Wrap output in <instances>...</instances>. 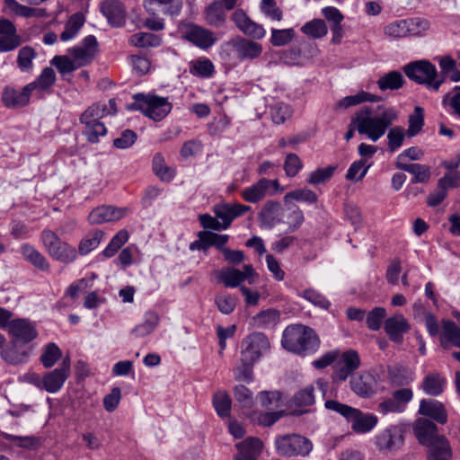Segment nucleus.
I'll return each mask as SVG.
<instances>
[{
	"label": "nucleus",
	"mask_w": 460,
	"mask_h": 460,
	"mask_svg": "<svg viewBox=\"0 0 460 460\" xmlns=\"http://www.w3.org/2000/svg\"><path fill=\"white\" fill-rule=\"evenodd\" d=\"M418 441L429 448V456L450 455L451 447L444 435H439L438 427L427 419H418L413 426Z\"/></svg>",
	"instance_id": "4"
},
{
	"label": "nucleus",
	"mask_w": 460,
	"mask_h": 460,
	"mask_svg": "<svg viewBox=\"0 0 460 460\" xmlns=\"http://www.w3.org/2000/svg\"><path fill=\"white\" fill-rule=\"evenodd\" d=\"M70 374V363L64 360L61 367L47 372L43 376V391L56 394L61 390Z\"/></svg>",
	"instance_id": "19"
},
{
	"label": "nucleus",
	"mask_w": 460,
	"mask_h": 460,
	"mask_svg": "<svg viewBox=\"0 0 460 460\" xmlns=\"http://www.w3.org/2000/svg\"><path fill=\"white\" fill-rule=\"evenodd\" d=\"M40 241L48 254L55 261L68 264L77 259V251L70 243L63 241L54 231L44 229Z\"/></svg>",
	"instance_id": "7"
},
{
	"label": "nucleus",
	"mask_w": 460,
	"mask_h": 460,
	"mask_svg": "<svg viewBox=\"0 0 460 460\" xmlns=\"http://www.w3.org/2000/svg\"><path fill=\"white\" fill-rule=\"evenodd\" d=\"M440 343L444 348L453 345L460 349V328L456 323L447 320L443 321Z\"/></svg>",
	"instance_id": "32"
},
{
	"label": "nucleus",
	"mask_w": 460,
	"mask_h": 460,
	"mask_svg": "<svg viewBox=\"0 0 460 460\" xmlns=\"http://www.w3.org/2000/svg\"><path fill=\"white\" fill-rule=\"evenodd\" d=\"M227 11L218 2L211 3L205 12V19L208 25L219 28L222 27L227 18Z\"/></svg>",
	"instance_id": "35"
},
{
	"label": "nucleus",
	"mask_w": 460,
	"mask_h": 460,
	"mask_svg": "<svg viewBox=\"0 0 460 460\" xmlns=\"http://www.w3.org/2000/svg\"><path fill=\"white\" fill-rule=\"evenodd\" d=\"M257 277L258 275L251 264L243 265V271L227 267L217 272L218 280L226 288H237L245 279L248 280L249 284H253Z\"/></svg>",
	"instance_id": "13"
},
{
	"label": "nucleus",
	"mask_w": 460,
	"mask_h": 460,
	"mask_svg": "<svg viewBox=\"0 0 460 460\" xmlns=\"http://www.w3.org/2000/svg\"><path fill=\"white\" fill-rule=\"evenodd\" d=\"M55 82V71L51 67H45L40 75L37 77V79L34 82L28 84L27 85L30 86L31 93L34 90L44 92L51 87Z\"/></svg>",
	"instance_id": "43"
},
{
	"label": "nucleus",
	"mask_w": 460,
	"mask_h": 460,
	"mask_svg": "<svg viewBox=\"0 0 460 460\" xmlns=\"http://www.w3.org/2000/svg\"><path fill=\"white\" fill-rule=\"evenodd\" d=\"M282 208L279 201L270 199L261 207L258 219L260 226L265 229H272L282 223Z\"/></svg>",
	"instance_id": "21"
},
{
	"label": "nucleus",
	"mask_w": 460,
	"mask_h": 460,
	"mask_svg": "<svg viewBox=\"0 0 460 460\" xmlns=\"http://www.w3.org/2000/svg\"><path fill=\"white\" fill-rule=\"evenodd\" d=\"M287 225L290 232L299 229L305 222V216L302 209L296 205H293L288 208Z\"/></svg>",
	"instance_id": "59"
},
{
	"label": "nucleus",
	"mask_w": 460,
	"mask_h": 460,
	"mask_svg": "<svg viewBox=\"0 0 460 460\" xmlns=\"http://www.w3.org/2000/svg\"><path fill=\"white\" fill-rule=\"evenodd\" d=\"M62 351L56 343L47 344L40 356V362L46 368L52 367L61 358Z\"/></svg>",
	"instance_id": "53"
},
{
	"label": "nucleus",
	"mask_w": 460,
	"mask_h": 460,
	"mask_svg": "<svg viewBox=\"0 0 460 460\" xmlns=\"http://www.w3.org/2000/svg\"><path fill=\"white\" fill-rule=\"evenodd\" d=\"M442 107L451 116L460 119V87L446 93L441 102Z\"/></svg>",
	"instance_id": "38"
},
{
	"label": "nucleus",
	"mask_w": 460,
	"mask_h": 460,
	"mask_svg": "<svg viewBox=\"0 0 460 460\" xmlns=\"http://www.w3.org/2000/svg\"><path fill=\"white\" fill-rule=\"evenodd\" d=\"M277 453L284 457L307 456L313 450L312 441L296 433L281 435L275 439Z\"/></svg>",
	"instance_id": "8"
},
{
	"label": "nucleus",
	"mask_w": 460,
	"mask_h": 460,
	"mask_svg": "<svg viewBox=\"0 0 460 460\" xmlns=\"http://www.w3.org/2000/svg\"><path fill=\"white\" fill-rule=\"evenodd\" d=\"M384 329L392 341L400 344L403 341V335L410 331L411 325L403 314L398 313L385 320Z\"/></svg>",
	"instance_id": "20"
},
{
	"label": "nucleus",
	"mask_w": 460,
	"mask_h": 460,
	"mask_svg": "<svg viewBox=\"0 0 460 460\" xmlns=\"http://www.w3.org/2000/svg\"><path fill=\"white\" fill-rule=\"evenodd\" d=\"M152 167L155 174L163 181H171L175 175L174 170L166 164L161 153L154 155Z\"/></svg>",
	"instance_id": "40"
},
{
	"label": "nucleus",
	"mask_w": 460,
	"mask_h": 460,
	"mask_svg": "<svg viewBox=\"0 0 460 460\" xmlns=\"http://www.w3.org/2000/svg\"><path fill=\"white\" fill-rule=\"evenodd\" d=\"M97 47L96 38L93 35H88L79 45L70 48L67 53L72 57L75 64L78 67H82L92 62L97 53Z\"/></svg>",
	"instance_id": "15"
},
{
	"label": "nucleus",
	"mask_w": 460,
	"mask_h": 460,
	"mask_svg": "<svg viewBox=\"0 0 460 460\" xmlns=\"http://www.w3.org/2000/svg\"><path fill=\"white\" fill-rule=\"evenodd\" d=\"M350 387L358 396L370 397L376 392V379L371 373L363 371L351 377Z\"/></svg>",
	"instance_id": "25"
},
{
	"label": "nucleus",
	"mask_w": 460,
	"mask_h": 460,
	"mask_svg": "<svg viewBox=\"0 0 460 460\" xmlns=\"http://www.w3.org/2000/svg\"><path fill=\"white\" fill-rule=\"evenodd\" d=\"M270 116L275 124H283L292 116V110L286 103L277 102L270 109Z\"/></svg>",
	"instance_id": "60"
},
{
	"label": "nucleus",
	"mask_w": 460,
	"mask_h": 460,
	"mask_svg": "<svg viewBox=\"0 0 460 460\" xmlns=\"http://www.w3.org/2000/svg\"><path fill=\"white\" fill-rule=\"evenodd\" d=\"M232 20L243 34L251 38L261 40L266 35L263 26L251 20L242 9L234 12Z\"/></svg>",
	"instance_id": "22"
},
{
	"label": "nucleus",
	"mask_w": 460,
	"mask_h": 460,
	"mask_svg": "<svg viewBox=\"0 0 460 460\" xmlns=\"http://www.w3.org/2000/svg\"><path fill=\"white\" fill-rule=\"evenodd\" d=\"M379 113L373 116L371 108L364 107L357 112L350 126L361 135H366L373 142L381 138L388 127L397 119L398 112L394 108L378 106Z\"/></svg>",
	"instance_id": "1"
},
{
	"label": "nucleus",
	"mask_w": 460,
	"mask_h": 460,
	"mask_svg": "<svg viewBox=\"0 0 460 460\" xmlns=\"http://www.w3.org/2000/svg\"><path fill=\"white\" fill-rule=\"evenodd\" d=\"M446 383L447 380L443 376L433 372L424 377L421 388L426 394L438 396L444 391Z\"/></svg>",
	"instance_id": "33"
},
{
	"label": "nucleus",
	"mask_w": 460,
	"mask_h": 460,
	"mask_svg": "<svg viewBox=\"0 0 460 460\" xmlns=\"http://www.w3.org/2000/svg\"><path fill=\"white\" fill-rule=\"evenodd\" d=\"M283 200L285 204L291 203L293 200L314 204L317 202L318 197L312 190L300 188L286 193Z\"/></svg>",
	"instance_id": "44"
},
{
	"label": "nucleus",
	"mask_w": 460,
	"mask_h": 460,
	"mask_svg": "<svg viewBox=\"0 0 460 460\" xmlns=\"http://www.w3.org/2000/svg\"><path fill=\"white\" fill-rule=\"evenodd\" d=\"M295 37V31L292 28L289 29H272L270 43L276 47H281L288 44Z\"/></svg>",
	"instance_id": "64"
},
{
	"label": "nucleus",
	"mask_w": 460,
	"mask_h": 460,
	"mask_svg": "<svg viewBox=\"0 0 460 460\" xmlns=\"http://www.w3.org/2000/svg\"><path fill=\"white\" fill-rule=\"evenodd\" d=\"M85 22L84 15L82 13L72 14L65 24V29L60 34V40L64 42L74 40Z\"/></svg>",
	"instance_id": "34"
},
{
	"label": "nucleus",
	"mask_w": 460,
	"mask_h": 460,
	"mask_svg": "<svg viewBox=\"0 0 460 460\" xmlns=\"http://www.w3.org/2000/svg\"><path fill=\"white\" fill-rule=\"evenodd\" d=\"M128 42L138 48H155L161 45L162 38L151 32H137L130 36Z\"/></svg>",
	"instance_id": "42"
},
{
	"label": "nucleus",
	"mask_w": 460,
	"mask_h": 460,
	"mask_svg": "<svg viewBox=\"0 0 460 460\" xmlns=\"http://www.w3.org/2000/svg\"><path fill=\"white\" fill-rule=\"evenodd\" d=\"M102 12L110 24L115 27L122 26L125 22L126 12L121 2L106 0L102 4Z\"/></svg>",
	"instance_id": "28"
},
{
	"label": "nucleus",
	"mask_w": 460,
	"mask_h": 460,
	"mask_svg": "<svg viewBox=\"0 0 460 460\" xmlns=\"http://www.w3.org/2000/svg\"><path fill=\"white\" fill-rule=\"evenodd\" d=\"M7 332L15 341L22 343L31 342L38 335L36 325L31 320L25 318L12 320L9 323Z\"/></svg>",
	"instance_id": "18"
},
{
	"label": "nucleus",
	"mask_w": 460,
	"mask_h": 460,
	"mask_svg": "<svg viewBox=\"0 0 460 460\" xmlns=\"http://www.w3.org/2000/svg\"><path fill=\"white\" fill-rule=\"evenodd\" d=\"M107 116L106 103L97 102L90 106L80 116V122L84 125L83 134L87 141L98 143L101 137L106 136L108 130L101 119Z\"/></svg>",
	"instance_id": "6"
},
{
	"label": "nucleus",
	"mask_w": 460,
	"mask_h": 460,
	"mask_svg": "<svg viewBox=\"0 0 460 460\" xmlns=\"http://www.w3.org/2000/svg\"><path fill=\"white\" fill-rule=\"evenodd\" d=\"M103 237L104 233L100 230L89 234L79 242L77 254L87 255L100 245Z\"/></svg>",
	"instance_id": "46"
},
{
	"label": "nucleus",
	"mask_w": 460,
	"mask_h": 460,
	"mask_svg": "<svg viewBox=\"0 0 460 460\" xmlns=\"http://www.w3.org/2000/svg\"><path fill=\"white\" fill-rule=\"evenodd\" d=\"M280 313L276 309H267L253 317L254 324L259 328H272L279 323Z\"/></svg>",
	"instance_id": "45"
},
{
	"label": "nucleus",
	"mask_w": 460,
	"mask_h": 460,
	"mask_svg": "<svg viewBox=\"0 0 460 460\" xmlns=\"http://www.w3.org/2000/svg\"><path fill=\"white\" fill-rule=\"evenodd\" d=\"M348 421L350 422L351 429L355 433L365 434L377 425L378 418L373 413L363 412L355 408Z\"/></svg>",
	"instance_id": "26"
},
{
	"label": "nucleus",
	"mask_w": 460,
	"mask_h": 460,
	"mask_svg": "<svg viewBox=\"0 0 460 460\" xmlns=\"http://www.w3.org/2000/svg\"><path fill=\"white\" fill-rule=\"evenodd\" d=\"M189 69L192 75L202 78H210L215 73L214 64L206 57L192 60L189 65Z\"/></svg>",
	"instance_id": "36"
},
{
	"label": "nucleus",
	"mask_w": 460,
	"mask_h": 460,
	"mask_svg": "<svg viewBox=\"0 0 460 460\" xmlns=\"http://www.w3.org/2000/svg\"><path fill=\"white\" fill-rule=\"evenodd\" d=\"M129 234L127 230H119L111 240L109 244L102 251L106 258L113 257L119 248L128 242Z\"/></svg>",
	"instance_id": "55"
},
{
	"label": "nucleus",
	"mask_w": 460,
	"mask_h": 460,
	"mask_svg": "<svg viewBox=\"0 0 460 460\" xmlns=\"http://www.w3.org/2000/svg\"><path fill=\"white\" fill-rule=\"evenodd\" d=\"M213 404L220 417H228L231 410V398L225 391H218L213 396Z\"/></svg>",
	"instance_id": "56"
},
{
	"label": "nucleus",
	"mask_w": 460,
	"mask_h": 460,
	"mask_svg": "<svg viewBox=\"0 0 460 460\" xmlns=\"http://www.w3.org/2000/svg\"><path fill=\"white\" fill-rule=\"evenodd\" d=\"M181 36L195 47L207 50L213 47L218 38L212 31L195 23H187L181 28Z\"/></svg>",
	"instance_id": "12"
},
{
	"label": "nucleus",
	"mask_w": 460,
	"mask_h": 460,
	"mask_svg": "<svg viewBox=\"0 0 460 460\" xmlns=\"http://www.w3.org/2000/svg\"><path fill=\"white\" fill-rule=\"evenodd\" d=\"M20 253L23 260L34 268L41 271H48L50 264L47 258L33 245L30 243H22L19 248Z\"/></svg>",
	"instance_id": "29"
},
{
	"label": "nucleus",
	"mask_w": 460,
	"mask_h": 460,
	"mask_svg": "<svg viewBox=\"0 0 460 460\" xmlns=\"http://www.w3.org/2000/svg\"><path fill=\"white\" fill-rule=\"evenodd\" d=\"M424 126V110L417 106L414 108L413 113L409 116V126L406 135L409 137L417 136Z\"/></svg>",
	"instance_id": "51"
},
{
	"label": "nucleus",
	"mask_w": 460,
	"mask_h": 460,
	"mask_svg": "<svg viewBox=\"0 0 460 460\" xmlns=\"http://www.w3.org/2000/svg\"><path fill=\"white\" fill-rule=\"evenodd\" d=\"M403 443L402 429L391 425L376 437V445L380 450H394Z\"/></svg>",
	"instance_id": "23"
},
{
	"label": "nucleus",
	"mask_w": 460,
	"mask_h": 460,
	"mask_svg": "<svg viewBox=\"0 0 460 460\" xmlns=\"http://www.w3.org/2000/svg\"><path fill=\"white\" fill-rule=\"evenodd\" d=\"M361 364L358 351L348 349L338 355L335 363L334 379L344 382Z\"/></svg>",
	"instance_id": "14"
},
{
	"label": "nucleus",
	"mask_w": 460,
	"mask_h": 460,
	"mask_svg": "<svg viewBox=\"0 0 460 460\" xmlns=\"http://www.w3.org/2000/svg\"><path fill=\"white\" fill-rule=\"evenodd\" d=\"M301 31L309 38L322 39L328 33V27L322 19H313L301 27Z\"/></svg>",
	"instance_id": "41"
},
{
	"label": "nucleus",
	"mask_w": 460,
	"mask_h": 460,
	"mask_svg": "<svg viewBox=\"0 0 460 460\" xmlns=\"http://www.w3.org/2000/svg\"><path fill=\"white\" fill-rule=\"evenodd\" d=\"M370 166L371 164H367L365 159L354 161L347 171L346 179L352 181H361L367 173Z\"/></svg>",
	"instance_id": "57"
},
{
	"label": "nucleus",
	"mask_w": 460,
	"mask_h": 460,
	"mask_svg": "<svg viewBox=\"0 0 460 460\" xmlns=\"http://www.w3.org/2000/svg\"><path fill=\"white\" fill-rule=\"evenodd\" d=\"M320 343L316 332L306 325L291 324L282 333V347L299 356L314 354L319 349Z\"/></svg>",
	"instance_id": "2"
},
{
	"label": "nucleus",
	"mask_w": 460,
	"mask_h": 460,
	"mask_svg": "<svg viewBox=\"0 0 460 460\" xmlns=\"http://www.w3.org/2000/svg\"><path fill=\"white\" fill-rule=\"evenodd\" d=\"M388 378L391 384L394 386L407 385L413 380L411 372L400 367L389 368Z\"/></svg>",
	"instance_id": "50"
},
{
	"label": "nucleus",
	"mask_w": 460,
	"mask_h": 460,
	"mask_svg": "<svg viewBox=\"0 0 460 460\" xmlns=\"http://www.w3.org/2000/svg\"><path fill=\"white\" fill-rule=\"evenodd\" d=\"M380 98L375 94L360 91L355 95L346 96L342 98L337 102L336 107L338 109H348L351 106H356L363 102H378Z\"/></svg>",
	"instance_id": "39"
},
{
	"label": "nucleus",
	"mask_w": 460,
	"mask_h": 460,
	"mask_svg": "<svg viewBox=\"0 0 460 460\" xmlns=\"http://www.w3.org/2000/svg\"><path fill=\"white\" fill-rule=\"evenodd\" d=\"M51 65L55 66L62 75L72 73L79 68L69 54L55 56L51 60Z\"/></svg>",
	"instance_id": "63"
},
{
	"label": "nucleus",
	"mask_w": 460,
	"mask_h": 460,
	"mask_svg": "<svg viewBox=\"0 0 460 460\" xmlns=\"http://www.w3.org/2000/svg\"><path fill=\"white\" fill-rule=\"evenodd\" d=\"M405 75L418 84H422L430 91L438 92L444 83L438 75L436 66L429 61L420 60L404 66Z\"/></svg>",
	"instance_id": "9"
},
{
	"label": "nucleus",
	"mask_w": 460,
	"mask_h": 460,
	"mask_svg": "<svg viewBox=\"0 0 460 460\" xmlns=\"http://www.w3.org/2000/svg\"><path fill=\"white\" fill-rule=\"evenodd\" d=\"M419 412L421 415L429 417L439 424H445L447 421V410L438 401L422 400L420 404Z\"/></svg>",
	"instance_id": "30"
},
{
	"label": "nucleus",
	"mask_w": 460,
	"mask_h": 460,
	"mask_svg": "<svg viewBox=\"0 0 460 460\" xmlns=\"http://www.w3.org/2000/svg\"><path fill=\"white\" fill-rule=\"evenodd\" d=\"M133 110L141 111L154 121L163 120L172 111V105L167 97L151 93H136L133 95Z\"/></svg>",
	"instance_id": "5"
},
{
	"label": "nucleus",
	"mask_w": 460,
	"mask_h": 460,
	"mask_svg": "<svg viewBox=\"0 0 460 460\" xmlns=\"http://www.w3.org/2000/svg\"><path fill=\"white\" fill-rule=\"evenodd\" d=\"M270 344L266 335L253 332L246 336L241 343V357L244 361L257 362L270 350Z\"/></svg>",
	"instance_id": "11"
},
{
	"label": "nucleus",
	"mask_w": 460,
	"mask_h": 460,
	"mask_svg": "<svg viewBox=\"0 0 460 460\" xmlns=\"http://www.w3.org/2000/svg\"><path fill=\"white\" fill-rule=\"evenodd\" d=\"M254 364L255 362L244 361L241 357L240 364L233 369L234 379L239 382L252 383Z\"/></svg>",
	"instance_id": "54"
},
{
	"label": "nucleus",
	"mask_w": 460,
	"mask_h": 460,
	"mask_svg": "<svg viewBox=\"0 0 460 460\" xmlns=\"http://www.w3.org/2000/svg\"><path fill=\"white\" fill-rule=\"evenodd\" d=\"M314 385H307L297 391L293 396V402L298 407L310 406L314 403Z\"/></svg>",
	"instance_id": "58"
},
{
	"label": "nucleus",
	"mask_w": 460,
	"mask_h": 460,
	"mask_svg": "<svg viewBox=\"0 0 460 460\" xmlns=\"http://www.w3.org/2000/svg\"><path fill=\"white\" fill-rule=\"evenodd\" d=\"M262 50L261 43L241 36H235L222 43L219 55L224 61L236 64L260 58Z\"/></svg>",
	"instance_id": "3"
},
{
	"label": "nucleus",
	"mask_w": 460,
	"mask_h": 460,
	"mask_svg": "<svg viewBox=\"0 0 460 460\" xmlns=\"http://www.w3.org/2000/svg\"><path fill=\"white\" fill-rule=\"evenodd\" d=\"M144 7L151 15L163 13L176 16L182 8V0H144Z\"/></svg>",
	"instance_id": "24"
},
{
	"label": "nucleus",
	"mask_w": 460,
	"mask_h": 460,
	"mask_svg": "<svg viewBox=\"0 0 460 460\" xmlns=\"http://www.w3.org/2000/svg\"><path fill=\"white\" fill-rule=\"evenodd\" d=\"M239 453L234 460H257L261 452L262 443L259 438H249L236 445Z\"/></svg>",
	"instance_id": "31"
},
{
	"label": "nucleus",
	"mask_w": 460,
	"mask_h": 460,
	"mask_svg": "<svg viewBox=\"0 0 460 460\" xmlns=\"http://www.w3.org/2000/svg\"><path fill=\"white\" fill-rule=\"evenodd\" d=\"M158 322L159 317L156 313L153 311L146 312L144 322L137 325L132 332L137 337H145L155 329Z\"/></svg>",
	"instance_id": "48"
},
{
	"label": "nucleus",
	"mask_w": 460,
	"mask_h": 460,
	"mask_svg": "<svg viewBox=\"0 0 460 460\" xmlns=\"http://www.w3.org/2000/svg\"><path fill=\"white\" fill-rule=\"evenodd\" d=\"M31 94V91L28 85H25L21 91L5 87L2 94V100L6 107L17 109L29 103Z\"/></svg>",
	"instance_id": "27"
},
{
	"label": "nucleus",
	"mask_w": 460,
	"mask_h": 460,
	"mask_svg": "<svg viewBox=\"0 0 460 460\" xmlns=\"http://www.w3.org/2000/svg\"><path fill=\"white\" fill-rule=\"evenodd\" d=\"M396 167L400 170L408 172L413 175L411 181L426 182L430 178V172L428 166L420 164H403L402 162L396 163Z\"/></svg>",
	"instance_id": "37"
},
{
	"label": "nucleus",
	"mask_w": 460,
	"mask_h": 460,
	"mask_svg": "<svg viewBox=\"0 0 460 460\" xmlns=\"http://www.w3.org/2000/svg\"><path fill=\"white\" fill-rule=\"evenodd\" d=\"M408 37H422L430 28L429 20L421 17L406 19Z\"/></svg>",
	"instance_id": "49"
},
{
	"label": "nucleus",
	"mask_w": 460,
	"mask_h": 460,
	"mask_svg": "<svg viewBox=\"0 0 460 460\" xmlns=\"http://www.w3.org/2000/svg\"><path fill=\"white\" fill-rule=\"evenodd\" d=\"M285 188L280 185L277 179L261 178L252 185L245 187L240 192L242 199L249 203H259L266 197H272L282 193Z\"/></svg>",
	"instance_id": "10"
},
{
	"label": "nucleus",
	"mask_w": 460,
	"mask_h": 460,
	"mask_svg": "<svg viewBox=\"0 0 460 460\" xmlns=\"http://www.w3.org/2000/svg\"><path fill=\"white\" fill-rule=\"evenodd\" d=\"M404 83L402 75L398 71H391L381 76L377 84L380 90H398Z\"/></svg>",
	"instance_id": "47"
},
{
	"label": "nucleus",
	"mask_w": 460,
	"mask_h": 460,
	"mask_svg": "<svg viewBox=\"0 0 460 460\" xmlns=\"http://www.w3.org/2000/svg\"><path fill=\"white\" fill-rule=\"evenodd\" d=\"M129 213L127 207L100 206L93 209L88 216L91 225H101L107 222L118 221Z\"/></svg>",
	"instance_id": "17"
},
{
	"label": "nucleus",
	"mask_w": 460,
	"mask_h": 460,
	"mask_svg": "<svg viewBox=\"0 0 460 460\" xmlns=\"http://www.w3.org/2000/svg\"><path fill=\"white\" fill-rule=\"evenodd\" d=\"M384 32L386 36L394 39L408 37L406 19L391 22L385 27Z\"/></svg>",
	"instance_id": "62"
},
{
	"label": "nucleus",
	"mask_w": 460,
	"mask_h": 460,
	"mask_svg": "<svg viewBox=\"0 0 460 460\" xmlns=\"http://www.w3.org/2000/svg\"><path fill=\"white\" fill-rule=\"evenodd\" d=\"M303 168V162L296 154L289 153L286 155L283 169L288 177L293 178L298 174Z\"/></svg>",
	"instance_id": "61"
},
{
	"label": "nucleus",
	"mask_w": 460,
	"mask_h": 460,
	"mask_svg": "<svg viewBox=\"0 0 460 460\" xmlns=\"http://www.w3.org/2000/svg\"><path fill=\"white\" fill-rule=\"evenodd\" d=\"M252 209L250 206L241 203H219L214 206L213 212L220 221L223 230L231 226L232 222L249 212Z\"/></svg>",
	"instance_id": "16"
},
{
	"label": "nucleus",
	"mask_w": 460,
	"mask_h": 460,
	"mask_svg": "<svg viewBox=\"0 0 460 460\" xmlns=\"http://www.w3.org/2000/svg\"><path fill=\"white\" fill-rule=\"evenodd\" d=\"M259 400L261 406L269 410H276L284 405L282 394L279 391L261 392Z\"/></svg>",
	"instance_id": "52"
}]
</instances>
